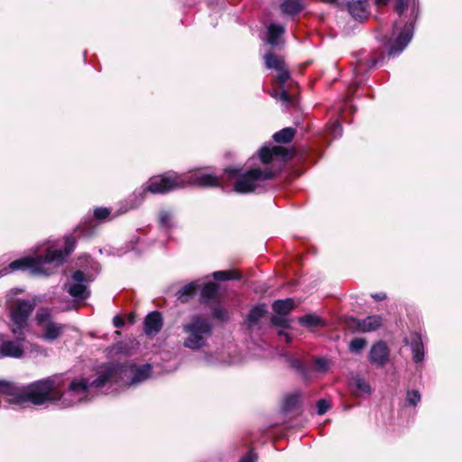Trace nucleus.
<instances>
[{
	"mask_svg": "<svg viewBox=\"0 0 462 462\" xmlns=\"http://www.w3.org/2000/svg\"><path fill=\"white\" fill-rule=\"evenodd\" d=\"M91 387L88 378L73 379L69 384L68 390L73 393H83L87 395Z\"/></svg>",
	"mask_w": 462,
	"mask_h": 462,
	"instance_id": "5701e85b",
	"label": "nucleus"
},
{
	"mask_svg": "<svg viewBox=\"0 0 462 462\" xmlns=\"http://www.w3.org/2000/svg\"><path fill=\"white\" fill-rule=\"evenodd\" d=\"M263 59L265 67L275 70L277 73L273 84L282 88L283 85L290 79V71L283 58L273 52H268Z\"/></svg>",
	"mask_w": 462,
	"mask_h": 462,
	"instance_id": "9d476101",
	"label": "nucleus"
},
{
	"mask_svg": "<svg viewBox=\"0 0 462 462\" xmlns=\"http://www.w3.org/2000/svg\"><path fill=\"white\" fill-rule=\"evenodd\" d=\"M22 341L4 340L3 336L0 335V357H13L21 358L24 350L20 344Z\"/></svg>",
	"mask_w": 462,
	"mask_h": 462,
	"instance_id": "ddd939ff",
	"label": "nucleus"
},
{
	"mask_svg": "<svg viewBox=\"0 0 462 462\" xmlns=\"http://www.w3.org/2000/svg\"><path fill=\"white\" fill-rule=\"evenodd\" d=\"M397 31V25H394V32Z\"/></svg>",
	"mask_w": 462,
	"mask_h": 462,
	"instance_id": "5fc2aeb1",
	"label": "nucleus"
},
{
	"mask_svg": "<svg viewBox=\"0 0 462 462\" xmlns=\"http://www.w3.org/2000/svg\"><path fill=\"white\" fill-rule=\"evenodd\" d=\"M349 325L353 328H356L360 332H371L381 327L382 318L378 315H374L368 316L362 320L353 319Z\"/></svg>",
	"mask_w": 462,
	"mask_h": 462,
	"instance_id": "2eb2a0df",
	"label": "nucleus"
},
{
	"mask_svg": "<svg viewBox=\"0 0 462 462\" xmlns=\"http://www.w3.org/2000/svg\"><path fill=\"white\" fill-rule=\"evenodd\" d=\"M121 365L125 366L123 369V380L125 377H128L130 379L129 385L143 383L152 375V367L150 364L137 365L134 363L125 362L121 363Z\"/></svg>",
	"mask_w": 462,
	"mask_h": 462,
	"instance_id": "9b49d317",
	"label": "nucleus"
},
{
	"mask_svg": "<svg viewBox=\"0 0 462 462\" xmlns=\"http://www.w3.org/2000/svg\"><path fill=\"white\" fill-rule=\"evenodd\" d=\"M351 16L357 21L365 20L369 14V5L366 0H353L347 5Z\"/></svg>",
	"mask_w": 462,
	"mask_h": 462,
	"instance_id": "f3484780",
	"label": "nucleus"
},
{
	"mask_svg": "<svg viewBox=\"0 0 462 462\" xmlns=\"http://www.w3.org/2000/svg\"><path fill=\"white\" fill-rule=\"evenodd\" d=\"M163 327L162 314L158 310L149 312L143 319V332L147 336H156Z\"/></svg>",
	"mask_w": 462,
	"mask_h": 462,
	"instance_id": "f8f14e48",
	"label": "nucleus"
},
{
	"mask_svg": "<svg viewBox=\"0 0 462 462\" xmlns=\"http://www.w3.org/2000/svg\"><path fill=\"white\" fill-rule=\"evenodd\" d=\"M266 313L265 305H259L253 308L247 317V324L248 327L253 328L257 325L259 320L264 316Z\"/></svg>",
	"mask_w": 462,
	"mask_h": 462,
	"instance_id": "a878e982",
	"label": "nucleus"
},
{
	"mask_svg": "<svg viewBox=\"0 0 462 462\" xmlns=\"http://www.w3.org/2000/svg\"><path fill=\"white\" fill-rule=\"evenodd\" d=\"M317 408L318 413L322 415L330 408V403L327 400L322 399L318 402Z\"/></svg>",
	"mask_w": 462,
	"mask_h": 462,
	"instance_id": "79ce46f5",
	"label": "nucleus"
},
{
	"mask_svg": "<svg viewBox=\"0 0 462 462\" xmlns=\"http://www.w3.org/2000/svg\"><path fill=\"white\" fill-rule=\"evenodd\" d=\"M78 237L76 236H70L66 237L65 247L62 250L63 253L65 254V256L69 255L73 252V250L76 246V239Z\"/></svg>",
	"mask_w": 462,
	"mask_h": 462,
	"instance_id": "c9c22d12",
	"label": "nucleus"
},
{
	"mask_svg": "<svg viewBox=\"0 0 462 462\" xmlns=\"http://www.w3.org/2000/svg\"><path fill=\"white\" fill-rule=\"evenodd\" d=\"M203 181H204V187L206 186H217L219 185V179L215 177V176H212L210 174H207V173H204V179H203Z\"/></svg>",
	"mask_w": 462,
	"mask_h": 462,
	"instance_id": "a19ab883",
	"label": "nucleus"
},
{
	"mask_svg": "<svg viewBox=\"0 0 462 462\" xmlns=\"http://www.w3.org/2000/svg\"><path fill=\"white\" fill-rule=\"evenodd\" d=\"M366 345V341L364 338H354L349 345V349L352 352L357 353L361 351Z\"/></svg>",
	"mask_w": 462,
	"mask_h": 462,
	"instance_id": "e433bc0d",
	"label": "nucleus"
},
{
	"mask_svg": "<svg viewBox=\"0 0 462 462\" xmlns=\"http://www.w3.org/2000/svg\"><path fill=\"white\" fill-rule=\"evenodd\" d=\"M294 308L291 299L279 300L273 302V309L279 315H287Z\"/></svg>",
	"mask_w": 462,
	"mask_h": 462,
	"instance_id": "cd10ccee",
	"label": "nucleus"
},
{
	"mask_svg": "<svg viewBox=\"0 0 462 462\" xmlns=\"http://www.w3.org/2000/svg\"><path fill=\"white\" fill-rule=\"evenodd\" d=\"M20 394V387L17 386L14 383L0 380V395L9 396L11 397V402L14 404H19L17 402Z\"/></svg>",
	"mask_w": 462,
	"mask_h": 462,
	"instance_id": "412c9836",
	"label": "nucleus"
},
{
	"mask_svg": "<svg viewBox=\"0 0 462 462\" xmlns=\"http://www.w3.org/2000/svg\"><path fill=\"white\" fill-rule=\"evenodd\" d=\"M298 396L297 395H293V396H290L287 400H286V405L287 407H291V406H294L297 402H298Z\"/></svg>",
	"mask_w": 462,
	"mask_h": 462,
	"instance_id": "de8ad7c7",
	"label": "nucleus"
},
{
	"mask_svg": "<svg viewBox=\"0 0 462 462\" xmlns=\"http://www.w3.org/2000/svg\"><path fill=\"white\" fill-rule=\"evenodd\" d=\"M204 308L207 306L210 310V315L217 320L221 322L228 319L226 310L220 302L221 293L219 292V285L208 282L204 283Z\"/></svg>",
	"mask_w": 462,
	"mask_h": 462,
	"instance_id": "39448f33",
	"label": "nucleus"
},
{
	"mask_svg": "<svg viewBox=\"0 0 462 462\" xmlns=\"http://www.w3.org/2000/svg\"><path fill=\"white\" fill-rule=\"evenodd\" d=\"M412 38V27L411 25H405L403 30L399 32L397 38L391 44L389 48V55L396 56L399 55L408 45Z\"/></svg>",
	"mask_w": 462,
	"mask_h": 462,
	"instance_id": "4468645a",
	"label": "nucleus"
},
{
	"mask_svg": "<svg viewBox=\"0 0 462 462\" xmlns=\"http://www.w3.org/2000/svg\"><path fill=\"white\" fill-rule=\"evenodd\" d=\"M67 291L70 296L80 300H86L89 296L87 285L83 283H73L69 286Z\"/></svg>",
	"mask_w": 462,
	"mask_h": 462,
	"instance_id": "bb28decb",
	"label": "nucleus"
},
{
	"mask_svg": "<svg viewBox=\"0 0 462 462\" xmlns=\"http://www.w3.org/2000/svg\"><path fill=\"white\" fill-rule=\"evenodd\" d=\"M189 173L190 175L187 178L173 171L154 175L147 181L146 186L143 188V192L164 195L183 188L186 183L199 187L202 186V172L196 171Z\"/></svg>",
	"mask_w": 462,
	"mask_h": 462,
	"instance_id": "7ed1b4c3",
	"label": "nucleus"
},
{
	"mask_svg": "<svg viewBox=\"0 0 462 462\" xmlns=\"http://www.w3.org/2000/svg\"><path fill=\"white\" fill-rule=\"evenodd\" d=\"M212 276L217 281H229L240 278L239 273L235 270L217 271L213 273Z\"/></svg>",
	"mask_w": 462,
	"mask_h": 462,
	"instance_id": "473e14b6",
	"label": "nucleus"
},
{
	"mask_svg": "<svg viewBox=\"0 0 462 462\" xmlns=\"http://www.w3.org/2000/svg\"><path fill=\"white\" fill-rule=\"evenodd\" d=\"M256 456L253 452H249L245 457L241 458L239 462H255Z\"/></svg>",
	"mask_w": 462,
	"mask_h": 462,
	"instance_id": "a18cd8bd",
	"label": "nucleus"
},
{
	"mask_svg": "<svg viewBox=\"0 0 462 462\" xmlns=\"http://www.w3.org/2000/svg\"><path fill=\"white\" fill-rule=\"evenodd\" d=\"M65 254L62 249H54L48 247L43 255H37L36 258H41V266L43 267L44 263H55L61 265L65 261Z\"/></svg>",
	"mask_w": 462,
	"mask_h": 462,
	"instance_id": "a211bd4d",
	"label": "nucleus"
},
{
	"mask_svg": "<svg viewBox=\"0 0 462 462\" xmlns=\"http://www.w3.org/2000/svg\"><path fill=\"white\" fill-rule=\"evenodd\" d=\"M113 325L116 328H123L125 326V319L122 316L116 315L113 319Z\"/></svg>",
	"mask_w": 462,
	"mask_h": 462,
	"instance_id": "c03bdc74",
	"label": "nucleus"
},
{
	"mask_svg": "<svg viewBox=\"0 0 462 462\" xmlns=\"http://www.w3.org/2000/svg\"><path fill=\"white\" fill-rule=\"evenodd\" d=\"M355 387H356L355 394L356 396L369 395L371 393V386L363 378L356 377L355 379Z\"/></svg>",
	"mask_w": 462,
	"mask_h": 462,
	"instance_id": "2f4dec72",
	"label": "nucleus"
},
{
	"mask_svg": "<svg viewBox=\"0 0 462 462\" xmlns=\"http://www.w3.org/2000/svg\"><path fill=\"white\" fill-rule=\"evenodd\" d=\"M290 152L281 146H263L259 152L261 162L264 165L273 163L276 168L264 167L263 169L254 168L240 173L238 170L227 171L231 177L236 179L235 191L238 193H250L262 187V184L272 179L280 170L281 165L290 157Z\"/></svg>",
	"mask_w": 462,
	"mask_h": 462,
	"instance_id": "f257e3e1",
	"label": "nucleus"
},
{
	"mask_svg": "<svg viewBox=\"0 0 462 462\" xmlns=\"http://www.w3.org/2000/svg\"><path fill=\"white\" fill-rule=\"evenodd\" d=\"M270 95L277 99V100H280L283 103H291V98L290 97V96L287 94L286 91L284 90H282L281 92H278V91H271L270 92Z\"/></svg>",
	"mask_w": 462,
	"mask_h": 462,
	"instance_id": "58836bf2",
	"label": "nucleus"
},
{
	"mask_svg": "<svg viewBox=\"0 0 462 462\" xmlns=\"http://www.w3.org/2000/svg\"><path fill=\"white\" fill-rule=\"evenodd\" d=\"M300 323L303 326L312 329L319 326H323L324 323L321 319L315 314L305 315L299 319Z\"/></svg>",
	"mask_w": 462,
	"mask_h": 462,
	"instance_id": "c756f323",
	"label": "nucleus"
},
{
	"mask_svg": "<svg viewBox=\"0 0 462 462\" xmlns=\"http://www.w3.org/2000/svg\"><path fill=\"white\" fill-rule=\"evenodd\" d=\"M199 284L196 282H189L174 292V296L180 303H187L197 294Z\"/></svg>",
	"mask_w": 462,
	"mask_h": 462,
	"instance_id": "aec40b11",
	"label": "nucleus"
},
{
	"mask_svg": "<svg viewBox=\"0 0 462 462\" xmlns=\"http://www.w3.org/2000/svg\"><path fill=\"white\" fill-rule=\"evenodd\" d=\"M420 401V395L418 391H410L407 393V402L415 406Z\"/></svg>",
	"mask_w": 462,
	"mask_h": 462,
	"instance_id": "ea45409f",
	"label": "nucleus"
},
{
	"mask_svg": "<svg viewBox=\"0 0 462 462\" xmlns=\"http://www.w3.org/2000/svg\"><path fill=\"white\" fill-rule=\"evenodd\" d=\"M171 219L172 217L170 212L166 210H162L159 212L158 222L161 227L164 229H170L172 226Z\"/></svg>",
	"mask_w": 462,
	"mask_h": 462,
	"instance_id": "72a5a7b5",
	"label": "nucleus"
},
{
	"mask_svg": "<svg viewBox=\"0 0 462 462\" xmlns=\"http://www.w3.org/2000/svg\"><path fill=\"white\" fill-rule=\"evenodd\" d=\"M332 132L335 135L340 136L341 135V126L338 123H334L331 126Z\"/></svg>",
	"mask_w": 462,
	"mask_h": 462,
	"instance_id": "09e8293b",
	"label": "nucleus"
},
{
	"mask_svg": "<svg viewBox=\"0 0 462 462\" xmlns=\"http://www.w3.org/2000/svg\"><path fill=\"white\" fill-rule=\"evenodd\" d=\"M14 272H27L32 276L46 273L44 268L41 266V258L31 255L11 262L7 266L0 270V277Z\"/></svg>",
	"mask_w": 462,
	"mask_h": 462,
	"instance_id": "6e6552de",
	"label": "nucleus"
},
{
	"mask_svg": "<svg viewBox=\"0 0 462 462\" xmlns=\"http://www.w3.org/2000/svg\"><path fill=\"white\" fill-rule=\"evenodd\" d=\"M36 325L42 329V339L52 342L60 338L65 329V325L51 320V315L48 309L41 308L35 315Z\"/></svg>",
	"mask_w": 462,
	"mask_h": 462,
	"instance_id": "423d86ee",
	"label": "nucleus"
},
{
	"mask_svg": "<svg viewBox=\"0 0 462 462\" xmlns=\"http://www.w3.org/2000/svg\"><path fill=\"white\" fill-rule=\"evenodd\" d=\"M304 7L301 0H284L281 5L282 14L294 15L300 13Z\"/></svg>",
	"mask_w": 462,
	"mask_h": 462,
	"instance_id": "b1692460",
	"label": "nucleus"
},
{
	"mask_svg": "<svg viewBox=\"0 0 462 462\" xmlns=\"http://www.w3.org/2000/svg\"><path fill=\"white\" fill-rule=\"evenodd\" d=\"M125 366L119 362H108L100 365L97 377L90 383L91 387L101 389L107 383H119L123 381V369Z\"/></svg>",
	"mask_w": 462,
	"mask_h": 462,
	"instance_id": "0eeeda50",
	"label": "nucleus"
},
{
	"mask_svg": "<svg viewBox=\"0 0 462 462\" xmlns=\"http://www.w3.org/2000/svg\"><path fill=\"white\" fill-rule=\"evenodd\" d=\"M390 0H376V3L382 5H385ZM395 4L393 6L394 11L399 14L408 10L411 7V15H417V0H394Z\"/></svg>",
	"mask_w": 462,
	"mask_h": 462,
	"instance_id": "6ab92c4d",
	"label": "nucleus"
},
{
	"mask_svg": "<svg viewBox=\"0 0 462 462\" xmlns=\"http://www.w3.org/2000/svg\"><path fill=\"white\" fill-rule=\"evenodd\" d=\"M203 329H204V334L209 330V328H208V324L205 321H204Z\"/></svg>",
	"mask_w": 462,
	"mask_h": 462,
	"instance_id": "864d4df0",
	"label": "nucleus"
},
{
	"mask_svg": "<svg viewBox=\"0 0 462 462\" xmlns=\"http://www.w3.org/2000/svg\"><path fill=\"white\" fill-rule=\"evenodd\" d=\"M72 279L75 281V283H83L86 282L85 273L81 270H77L72 273Z\"/></svg>",
	"mask_w": 462,
	"mask_h": 462,
	"instance_id": "37998d69",
	"label": "nucleus"
},
{
	"mask_svg": "<svg viewBox=\"0 0 462 462\" xmlns=\"http://www.w3.org/2000/svg\"><path fill=\"white\" fill-rule=\"evenodd\" d=\"M183 332L187 335L184 346L190 349L202 347V314H195L183 325Z\"/></svg>",
	"mask_w": 462,
	"mask_h": 462,
	"instance_id": "1a4fd4ad",
	"label": "nucleus"
},
{
	"mask_svg": "<svg viewBox=\"0 0 462 462\" xmlns=\"http://www.w3.org/2000/svg\"><path fill=\"white\" fill-rule=\"evenodd\" d=\"M97 225L94 219H88L81 223L75 230L74 234L78 238H90L96 234Z\"/></svg>",
	"mask_w": 462,
	"mask_h": 462,
	"instance_id": "4be33fe9",
	"label": "nucleus"
},
{
	"mask_svg": "<svg viewBox=\"0 0 462 462\" xmlns=\"http://www.w3.org/2000/svg\"><path fill=\"white\" fill-rule=\"evenodd\" d=\"M372 297L375 300H383L386 299V294L384 292H379V293L373 294Z\"/></svg>",
	"mask_w": 462,
	"mask_h": 462,
	"instance_id": "8fccbe9b",
	"label": "nucleus"
},
{
	"mask_svg": "<svg viewBox=\"0 0 462 462\" xmlns=\"http://www.w3.org/2000/svg\"><path fill=\"white\" fill-rule=\"evenodd\" d=\"M128 321H129L130 323H134V321H135V316H134V314H130V315L128 316Z\"/></svg>",
	"mask_w": 462,
	"mask_h": 462,
	"instance_id": "603ef678",
	"label": "nucleus"
},
{
	"mask_svg": "<svg viewBox=\"0 0 462 462\" xmlns=\"http://www.w3.org/2000/svg\"><path fill=\"white\" fill-rule=\"evenodd\" d=\"M111 215V210L108 208H97L94 210V221H104Z\"/></svg>",
	"mask_w": 462,
	"mask_h": 462,
	"instance_id": "f704fd0d",
	"label": "nucleus"
},
{
	"mask_svg": "<svg viewBox=\"0 0 462 462\" xmlns=\"http://www.w3.org/2000/svg\"><path fill=\"white\" fill-rule=\"evenodd\" d=\"M36 307L35 300H18L10 310L12 325L10 330L18 341L25 340L24 329L28 326V320Z\"/></svg>",
	"mask_w": 462,
	"mask_h": 462,
	"instance_id": "20e7f679",
	"label": "nucleus"
},
{
	"mask_svg": "<svg viewBox=\"0 0 462 462\" xmlns=\"http://www.w3.org/2000/svg\"><path fill=\"white\" fill-rule=\"evenodd\" d=\"M63 392L55 380L48 377L35 381L26 387H20L17 402L20 403L31 402L34 405H42L46 402H56L62 399Z\"/></svg>",
	"mask_w": 462,
	"mask_h": 462,
	"instance_id": "f03ea898",
	"label": "nucleus"
},
{
	"mask_svg": "<svg viewBox=\"0 0 462 462\" xmlns=\"http://www.w3.org/2000/svg\"><path fill=\"white\" fill-rule=\"evenodd\" d=\"M279 334H280V336H283V337H284L285 341H286L287 343H289V342L291 341V337H290V336H289L287 333H285V332H280Z\"/></svg>",
	"mask_w": 462,
	"mask_h": 462,
	"instance_id": "3c124183",
	"label": "nucleus"
},
{
	"mask_svg": "<svg viewBox=\"0 0 462 462\" xmlns=\"http://www.w3.org/2000/svg\"><path fill=\"white\" fill-rule=\"evenodd\" d=\"M411 350L413 354V360L415 362H420L424 356V349L421 338L417 334L412 336Z\"/></svg>",
	"mask_w": 462,
	"mask_h": 462,
	"instance_id": "c85d7f7f",
	"label": "nucleus"
},
{
	"mask_svg": "<svg viewBox=\"0 0 462 462\" xmlns=\"http://www.w3.org/2000/svg\"><path fill=\"white\" fill-rule=\"evenodd\" d=\"M272 322L274 325H278V326H282V327H287V321L284 319L280 318V317H273L272 319Z\"/></svg>",
	"mask_w": 462,
	"mask_h": 462,
	"instance_id": "49530a36",
	"label": "nucleus"
},
{
	"mask_svg": "<svg viewBox=\"0 0 462 462\" xmlns=\"http://www.w3.org/2000/svg\"><path fill=\"white\" fill-rule=\"evenodd\" d=\"M284 33V27L276 23H271L268 26L267 42L272 46L280 43L279 38Z\"/></svg>",
	"mask_w": 462,
	"mask_h": 462,
	"instance_id": "393cba45",
	"label": "nucleus"
},
{
	"mask_svg": "<svg viewBox=\"0 0 462 462\" xmlns=\"http://www.w3.org/2000/svg\"><path fill=\"white\" fill-rule=\"evenodd\" d=\"M329 368V362L325 358H318L314 362V369L317 372L325 373Z\"/></svg>",
	"mask_w": 462,
	"mask_h": 462,
	"instance_id": "4c0bfd02",
	"label": "nucleus"
},
{
	"mask_svg": "<svg viewBox=\"0 0 462 462\" xmlns=\"http://www.w3.org/2000/svg\"><path fill=\"white\" fill-rule=\"evenodd\" d=\"M388 358L389 348L384 342L378 341L373 345L369 355V360L372 364L382 366L388 361Z\"/></svg>",
	"mask_w": 462,
	"mask_h": 462,
	"instance_id": "dca6fc26",
	"label": "nucleus"
},
{
	"mask_svg": "<svg viewBox=\"0 0 462 462\" xmlns=\"http://www.w3.org/2000/svg\"><path fill=\"white\" fill-rule=\"evenodd\" d=\"M295 130L291 127H286L273 134L276 143H289L294 137Z\"/></svg>",
	"mask_w": 462,
	"mask_h": 462,
	"instance_id": "7c9ffc66",
	"label": "nucleus"
}]
</instances>
